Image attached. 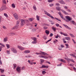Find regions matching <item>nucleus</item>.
Instances as JSON below:
<instances>
[{
    "instance_id": "nucleus-1",
    "label": "nucleus",
    "mask_w": 76,
    "mask_h": 76,
    "mask_svg": "<svg viewBox=\"0 0 76 76\" xmlns=\"http://www.w3.org/2000/svg\"><path fill=\"white\" fill-rule=\"evenodd\" d=\"M56 9L57 10H58V11H60V10H61L63 13H64V14H65V15H69V13L67 12L64 10L61 9V7L59 6L56 7Z\"/></svg>"
},
{
    "instance_id": "nucleus-2",
    "label": "nucleus",
    "mask_w": 76,
    "mask_h": 76,
    "mask_svg": "<svg viewBox=\"0 0 76 76\" xmlns=\"http://www.w3.org/2000/svg\"><path fill=\"white\" fill-rule=\"evenodd\" d=\"M65 18H65V19L64 20L66 22H69V21L72 20V18H70L69 16H65Z\"/></svg>"
},
{
    "instance_id": "nucleus-3",
    "label": "nucleus",
    "mask_w": 76,
    "mask_h": 76,
    "mask_svg": "<svg viewBox=\"0 0 76 76\" xmlns=\"http://www.w3.org/2000/svg\"><path fill=\"white\" fill-rule=\"evenodd\" d=\"M31 39L34 40V41L31 42L32 44H37V38L32 37L31 38Z\"/></svg>"
},
{
    "instance_id": "nucleus-4",
    "label": "nucleus",
    "mask_w": 76,
    "mask_h": 76,
    "mask_svg": "<svg viewBox=\"0 0 76 76\" xmlns=\"http://www.w3.org/2000/svg\"><path fill=\"white\" fill-rule=\"evenodd\" d=\"M16 20H18L19 19V17L18 15L16 13H15L13 14Z\"/></svg>"
},
{
    "instance_id": "nucleus-5",
    "label": "nucleus",
    "mask_w": 76,
    "mask_h": 76,
    "mask_svg": "<svg viewBox=\"0 0 76 76\" xmlns=\"http://www.w3.org/2000/svg\"><path fill=\"white\" fill-rule=\"evenodd\" d=\"M6 9L5 5H3L0 9V11H2L3 10H5Z\"/></svg>"
},
{
    "instance_id": "nucleus-6",
    "label": "nucleus",
    "mask_w": 76,
    "mask_h": 76,
    "mask_svg": "<svg viewBox=\"0 0 76 76\" xmlns=\"http://www.w3.org/2000/svg\"><path fill=\"white\" fill-rule=\"evenodd\" d=\"M11 51L14 53H17V50L16 49L14 48H12L11 49Z\"/></svg>"
},
{
    "instance_id": "nucleus-7",
    "label": "nucleus",
    "mask_w": 76,
    "mask_h": 76,
    "mask_svg": "<svg viewBox=\"0 0 76 76\" xmlns=\"http://www.w3.org/2000/svg\"><path fill=\"white\" fill-rule=\"evenodd\" d=\"M58 61H61V62H62V63H66V61L64 59L59 58L58 59Z\"/></svg>"
},
{
    "instance_id": "nucleus-8",
    "label": "nucleus",
    "mask_w": 76,
    "mask_h": 76,
    "mask_svg": "<svg viewBox=\"0 0 76 76\" xmlns=\"http://www.w3.org/2000/svg\"><path fill=\"white\" fill-rule=\"evenodd\" d=\"M18 48L19 49V50H25V48L22 46H18Z\"/></svg>"
},
{
    "instance_id": "nucleus-9",
    "label": "nucleus",
    "mask_w": 76,
    "mask_h": 76,
    "mask_svg": "<svg viewBox=\"0 0 76 76\" xmlns=\"http://www.w3.org/2000/svg\"><path fill=\"white\" fill-rule=\"evenodd\" d=\"M63 26H64L65 28H66L67 29H71V28H70L67 25L64 24H63Z\"/></svg>"
},
{
    "instance_id": "nucleus-10",
    "label": "nucleus",
    "mask_w": 76,
    "mask_h": 76,
    "mask_svg": "<svg viewBox=\"0 0 76 76\" xmlns=\"http://www.w3.org/2000/svg\"><path fill=\"white\" fill-rule=\"evenodd\" d=\"M58 2L59 3H60V4H65V2H64V1H63V0H60V1H58Z\"/></svg>"
},
{
    "instance_id": "nucleus-11",
    "label": "nucleus",
    "mask_w": 76,
    "mask_h": 76,
    "mask_svg": "<svg viewBox=\"0 0 76 76\" xmlns=\"http://www.w3.org/2000/svg\"><path fill=\"white\" fill-rule=\"evenodd\" d=\"M20 67L19 66L16 69L17 72H20Z\"/></svg>"
},
{
    "instance_id": "nucleus-12",
    "label": "nucleus",
    "mask_w": 76,
    "mask_h": 76,
    "mask_svg": "<svg viewBox=\"0 0 76 76\" xmlns=\"http://www.w3.org/2000/svg\"><path fill=\"white\" fill-rule=\"evenodd\" d=\"M30 52H31L30 50H27L24 51V53L25 54H27L28 53H30Z\"/></svg>"
},
{
    "instance_id": "nucleus-13",
    "label": "nucleus",
    "mask_w": 76,
    "mask_h": 76,
    "mask_svg": "<svg viewBox=\"0 0 76 76\" xmlns=\"http://www.w3.org/2000/svg\"><path fill=\"white\" fill-rule=\"evenodd\" d=\"M40 52H41V53L43 55H44V56H48L49 55L47 53H45L42 51H40Z\"/></svg>"
},
{
    "instance_id": "nucleus-14",
    "label": "nucleus",
    "mask_w": 76,
    "mask_h": 76,
    "mask_svg": "<svg viewBox=\"0 0 76 76\" xmlns=\"http://www.w3.org/2000/svg\"><path fill=\"white\" fill-rule=\"evenodd\" d=\"M8 40V37H5L4 39V42H7Z\"/></svg>"
},
{
    "instance_id": "nucleus-15",
    "label": "nucleus",
    "mask_w": 76,
    "mask_h": 76,
    "mask_svg": "<svg viewBox=\"0 0 76 76\" xmlns=\"http://www.w3.org/2000/svg\"><path fill=\"white\" fill-rule=\"evenodd\" d=\"M0 72L1 73H3L4 72V69H0Z\"/></svg>"
},
{
    "instance_id": "nucleus-16",
    "label": "nucleus",
    "mask_w": 76,
    "mask_h": 76,
    "mask_svg": "<svg viewBox=\"0 0 76 76\" xmlns=\"http://www.w3.org/2000/svg\"><path fill=\"white\" fill-rule=\"evenodd\" d=\"M44 13H45V15H48V16L50 14L47 12L46 11H44Z\"/></svg>"
},
{
    "instance_id": "nucleus-17",
    "label": "nucleus",
    "mask_w": 76,
    "mask_h": 76,
    "mask_svg": "<svg viewBox=\"0 0 76 76\" xmlns=\"http://www.w3.org/2000/svg\"><path fill=\"white\" fill-rule=\"evenodd\" d=\"M33 8L34 10H37V7L35 5H34L33 6Z\"/></svg>"
},
{
    "instance_id": "nucleus-18",
    "label": "nucleus",
    "mask_w": 76,
    "mask_h": 76,
    "mask_svg": "<svg viewBox=\"0 0 76 76\" xmlns=\"http://www.w3.org/2000/svg\"><path fill=\"white\" fill-rule=\"evenodd\" d=\"M52 29L53 30L54 32H56V28L54 27H52Z\"/></svg>"
},
{
    "instance_id": "nucleus-19",
    "label": "nucleus",
    "mask_w": 76,
    "mask_h": 76,
    "mask_svg": "<svg viewBox=\"0 0 76 76\" xmlns=\"http://www.w3.org/2000/svg\"><path fill=\"white\" fill-rule=\"evenodd\" d=\"M11 6H12V7H13V8H15V7H16L15 4H14V3L12 4Z\"/></svg>"
},
{
    "instance_id": "nucleus-20",
    "label": "nucleus",
    "mask_w": 76,
    "mask_h": 76,
    "mask_svg": "<svg viewBox=\"0 0 76 76\" xmlns=\"http://www.w3.org/2000/svg\"><path fill=\"white\" fill-rule=\"evenodd\" d=\"M28 19L29 20V21H30V22H32V20H33L34 19V18H28Z\"/></svg>"
},
{
    "instance_id": "nucleus-21",
    "label": "nucleus",
    "mask_w": 76,
    "mask_h": 76,
    "mask_svg": "<svg viewBox=\"0 0 76 76\" xmlns=\"http://www.w3.org/2000/svg\"><path fill=\"white\" fill-rule=\"evenodd\" d=\"M64 58L66 60H67V61H68V62H69L70 61V59H69L68 58Z\"/></svg>"
},
{
    "instance_id": "nucleus-22",
    "label": "nucleus",
    "mask_w": 76,
    "mask_h": 76,
    "mask_svg": "<svg viewBox=\"0 0 76 76\" xmlns=\"http://www.w3.org/2000/svg\"><path fill=\"white\" fill-rule=\"evenodd\" d=\"M13 69H15L16 67V66H17L16 65V64H13Z\"/></svg>"
},
{
    "instance_id": "nucleus-23",
    "label": "nucleus",
    "mask_w": 76,
    "mask_h": 76,
    "mask_svg": "<svg viewBox=\"0 0 76 76\" xmlns=\"http://www.w3.org/2000/svg\"><path fill=\"white\" fill-rule=\"evenodd\" d=\"M40 61L41 63H43L44 62V60L43 59H40Z\"/></svg>"
},
{
    "instance_id": "nucleus-24",
    "label": "nucleus",
    "mask_w": 76,
    "mask_h": 76,
    "mask_svg": "<svg viewBox=\"0 0 76 76\" xmlns=\"http://www.w3.org/2000/svg\"><path fill=\"white\" fill-rule=\"evenodd\" d=\"M69 34L70 36H71L72 37L75 38V36H74V35H73V34L71 33H69Z\"/></svg>"
},
{
    "instance_id": "nucleus-25",
    "label": "nucleus",
    "mask_w": 76,
    "mask_h": 76,
    "mask_svg": "<svg viewBox=\"0 0 76 76\" xmlns=\"http://www.w3.org/2000/svg\"><path fill=\"white\" fill-rule=\"evenodd\" d=\"M36 18L37 20H39V16L38 15H37Z\"/></svg>"
},
{
    "instance_id": "nucleus-26",
    "label": "nucleus",
    "mask_w": 76,
    "mask_h": 76,
    "mask_svg": "<svg viewBox=\"0 0 76 76\" xmlns=\"http://www.w3.org/2000/svg\"><path fill=\"white\" fill-rule=\"evenodd\" d=\"M9 34L11 36H12V35H15V34L13 33H9Z\"/></svg>"
},
{
    "instance_id": "nucleus-27",
    "label": "nucleus",
    "mask_w": 76,
    "mask_h": 76,
    "mask_svg": "<svg viewBox=\"0 0 76 76\" xmlns=\"http://www.w3.org/2000/svg\"><path fill=\"white\" fill-rule=\"evenodd\" d=\"M54 0H48V1L49 3H51L52 1H54Z\"/></svg>"
},
{
    "instance_id": "nucleus-28",
    "label": "nucleus",
    "mask_w": 76,
    "mask_h": 76,
    "mask_svg": "<svg viewBox=\"0 0 76 76\" xmlns=\"http://www.w3.org/2000/svg\"><path fill=\"white\" fill-rule=\"evenodd\" d=\"M4 16H5V17H6V18H8V15H7V13H4Z\"/></svg>"
},
{
    "instance_id": "nucleus-29",
    "label": "nucleus",
    "mask_w": 76,
    "mask_h": 76,
    "mask_svg": "<svg viewBox=\"0 0 76 76\" xmlns=\"http://www.w3.org/2000/svg\"><path fill=\"white\" fill-rule=\"evenodd\" d=\"M65 38L67 40H68V41H70V38L69 37H66Z\"/></svg>"
},
{
    "instance_id": "nucleus-30",
    "label": "nucleus",
    "mask_w": 76,
    "mask_h": 76,
    "mask_svg": "<svg viewBox=\"0 0 76 76\" xmlns=\"http://www.w3.org/2000/svg\"><path fill=\"white\" fill-rule=\"evenodd\" d=\"M45 32L46 34H49V33L50 32L49 31H48L47 30H46L45 31Z\"/></svg>"
},
{
    "instance_id": "nucleus-31",
    "label": "nucleus",
    "mask_w": 76,
    "mask_h": 76,
    "mask_svg": "<svg viewBox=\"0 0 76 76\" xmlns=\"http://www.w3.org/2000/svg\"><path fill=\"white\" fill-rule=\"evenodd\" d=\"M48 16L50 17V18H52V19H54V17H53V16H52L51 15V14H49V15H48Z\"/></svg>"
},
{
    "instance_id": "nucleus-32",
    "label": "nucleus",
    "mask_w": 76,
    "mask_h": 76,
    "mask_svg": "<svg viewBox=\"0 0 76 76\" xmlns=\"http://www.w3.org/2000/svg\"><path fill=\"white\" fill-rule=\"evenodd\" d=\"M18 26H19V25H18V24H16L15 25V28L16 29H18Z\"/></svg>"
},
{
    "instance_id": "nucleus-33",
    "label": "nucleus",
    "mask_w": 76,
    "mask_h": 76,
    "mask_svg": "<svg viewBox=\"0 0 76 76\" xmlns=\"http://www.w3.org/2000/svg\"><path fill=\"white\" fill-rule=\"evenodd\" d=\"M55 18V19H56V20H58V21H59V22H61V20H60V19H59V18Z\"/></svg>"
},
{
    "instance_id": "nucleus-34",
    "label": "nucleus",
    "mask_w": 76,
    "mask_h": 76,
    "mask_svg": "<svg viewBox=\"0 0 76 76\" xmlns=\"http://www.w3.org/2000/svg\"><path fill=\"white\" fill-rule=\"evenodd\" d=\"M60 16L61 17V18L62 19H63V20H64V19H65V18H64V17H63V15H61Z\"/></svg>"
},
{
    "instance_id": "nucleus-35",
    "label": "nucleus",
    "mask_w": 76,
    "mask_h": 76,
    "mask_svg": "<svg viewBox=\"0 0 76 76\" xmlns=\"http://www.w3.org/2000/svg\"><path fill=\"white\" fill-rule=\"evenodd\" d=\"M7 48H10V45L9 44H6Z\"/></svg>"
},
{
    "instance_id": "nucleus-36",
    "label": "nucleus",
    "mask_w": 76,
    "mask_h": 76,
    "mask_svg": "<svg viewBox=\"0 0 76 76\" xmlns=\"http://www.w3.org/2000/svg\"><path fill=\"white\" fill-rule=\"evenodd\" d=\"M25 57H26L27 58H30V57H31V56L30 55H28L26 56Z\"/></svg>"
},
{
    "instance_id": "nucleus-37",
    "label": "nucleus",
    "mask_w": 76,
    "mask_h": 76,
    "mask_svg": "<svg viewBox=\"0 0 76 76\" xmlns=\"http://www.w3.org/2000/svg\"><path fill=\"white\" fill-rule=\"evenodd\" d=\"M42 73L43 75H44V74H45L46 73V72L45 71H42Z\"/></svg>"
},
{
    "instance_id": "nucleus-38",
    "label": "nucleus",
    "mask_w": 76,
    "mask_h": 76,
    "mask_svg": "<svg viewBox=\"0 0 76 76\" xmlns=\"http://www.w3.org/2000/svg\"><path fill=\"white\" fill-rule=\"evenodd\" d=\"M55 6H60V4L58 3H56Z\"/></svg>"
},
{
    "instance_id": "nucleus-39",
    "label": "nucleus",
    "mask_w": 76,
    "mask_h": 76,
    "mask_svg": "<svg viewBox=\"0 0 76 76\" xmlns=\"http://www.w3.org/2000/svg\"><path fill=\"white\" fill-rule=\"evenodd\" d=\"M65 45L66 47V48H69V45H68V44H65Z\"/></svg>"
},
{
    "instance_id": "nucleus-40",
    "label": "nucleus",
    "mask_w": 76,
    "mask_h": 76,
    "mask_svg": "<svg viewBox=\"0 0 76 76\" xmlns=\"http://www.w3.org/2000/svg\"><path fill=\"white\" fill-rule=\"evenodd\" d=\"M32 31L33 32H35L36 31V29L35 28H33L32 30Z\"/></svg>"
},
{
    "instance_id": "nucleus-41",
    "label": "nucleus",
    "mask_w": 76,
    "mask_h": 76,
    "mask_svg": "<svg viewBox=\"0 0 76 76\" xmlns=\"http://www.w3.org/2000/svg\"><path fill=\"white\" fill-rule=\"evenodd\" d=\"M21 70H25V66H23L21 68Z\"/></svg>"
},
{
    "instance_id": "nucleus-42",
    "label": "nucleus",
    "mask_w": 76,
    "mask_h": 76,
    "mask_svg": "<svg viewBox=\"0 0 76 76\" xmlns=\"http://www.w3.org/2000/svg\"><path fill=\"white\" fill-rule=\"evenodd\" d=\"M7 53L8 54H10V51L9 50H7Z\"/></svg>"
},
{
    "instance_id": "nucleus-43",
    "label": "nucleus",
    "mask_w": 76,
    "mask_h": 76,
    "mask_svg": "<svg viewBox=\"0 0 76 76\" xmlns=\"http://www.w3.org/2000/svg\"><path fill=\"white\" fill-rule=\"evenodd\" d=\"M63 35H64V36H65V37H67V34H65V33H63Z\"/></svg>"
},
{
    "instance_id": "nucleus-44",
    "label": "nucleus",
    "mask_w": 76,
    "mask_h": 76,
    "mask_svg": "<svg viewBox=\"0 0 76 76\" xmlns=\"http://www.w3.org/2000/svg\"><path fill=\"white\" fill-rule=\"evenodd\" d=\"M3 2L4 4H6V0H3Z\"/></svg>"
},
{
    "instance_id": "nucleus-45",
    "label": "nucleus",
    "mask_w": 76,
    "mask_h": 76,
    "mask_svg": "<svg viewBox=\"0 0 76 76\" xmlns=\"http://www.w3.org/2000/svg\"><path fill=\"white\" fill-rule=\"evenodd\" d=\"M70 61H72V62H73V63H75V61L73 60V59H70Z\"/></svg>"
},
{
    "instance_id": "nucleus-46",
    "label": "nucleus",
    "mask_w": 76,
    "mask_h": 76,
    "mask_svg": "<svg viewBox=\"0 0 76 76\" xmlns=\"http://www.w3.org/2000/svg\"><path fill=\"white\" fill-rule=\"evenodd\" d=\"M70 56H72L73 57H75V55H74L73 54H70Z\"/></svg>"
},
{
    "instance_id": "nucleus-47",
    "label": "nucleus",
    "mask_w": 76,
    "mask_h": 76,
    "mask_svg": "<svg viewBox=\"0 0 76 76\" xmlns=\"http://www.w3.org/2000/svg\"><path fill=\"white\" fill-rule=\"evenodd\" d=\"M58 15H59L60 16L62 15V14L61 13V12H58Z\"/></svg>"
},
{
    "instance_id": "nucleus-48",
    "label": "nucleus",
    "mask_w": 76,
    "mask_h": 76,
    "mask_svg": "<svg viewBox=\"0 0 76 76\" xmlns=\"http://www.w3.org/2000/svg\"><path fill=\"white\" fill-rule=\"evenodd\" d=\"M3 29H7L6 27L4 26H3Z\"/></svg>"
},
{
    "instance_id": "nucleus-49",
    "label": "nucleus",
    "mask_w": 76,
    "mask_h": 76,
    "mask_svg": "<svg viewBox=\"0 0 76 76\" xmlns=\"http://www.w3.org/2000/svg\"><path fill=\"white\" fill-rule=\"evenodd\" d=\"M29 64H31V65H32L33 64H34V62H33L32 61H31L29 63Z\"/></svg>"
},
{
    "instance_id": "nucleus-50",
    "label": "nucleus",
    "mask_w": 76,
    "mask_h": 76,
    "mask_svg": "<svg viewBox=\"0 0 76 76\" xmlns=\"http://www.w3.org/2000/svg\"><path fill=\"white\" fill-rule=\"evenodd\" d=\"M48 28L46 26H44L43 27V29H47Z\"/></svg>"
},
{
    "instance_id": "nucleus-51",
    "label": "nucleus",
    "mask_w": 76,
    "mask_h": 76,
    "mask_svg": "<svg viewBox=\"0 0 76 76\" xmlns=\"http://www.w3.org/2000/svg\"><path fill=\"white\" fill-rule=\"evenodd\" d=\"M59 25H60L58 23L56 24V26H57V27L59 26Z\"/></svg>"
},
{
    "instance_id": "nucleus-52",
    "label": "nucleus",
    "mask_w": 76,
    "mask_h": 76,
    "mask_svg": "<svg viewBox=\"0 0 76 76\" xmlns=\"http://www.w3.org/2000/svg\"><path fill=\"white\" fill-rule=\"evenodd\" d=\"M17 25H19V21L18 20L17 21Z\"/></svg>"
},
{
    "instance_id": "nucleus-53",
    "label": "nucleus",
    "mask_w": 76,
    "mask_h": 76,
    "mask_svg": "<svg viewBox=\"0 0 76 76\" xmlns=\"http://www.w3.org/2000/svg\"><path fill=\"white\" fill-rule=\"evenodd\" d=\"M72 41L73 42L74 44H76V42H75V40H74V39H72Z\"/></svg>"
},
{
    "instance_id": "nucleus-54",
    "label": "nucleus",
    "mask_w": 76,
    "mask_h": 76,
    "mask_svg": "<svg viewBox=\"0 0 76 76\" xmlns=\"http://www.w3.org/2000/svg\"><path fill=\"white\" fill-rule=\"evenodd\" d=\"M45 65H43L42 66H41V68H45Z\"/></svg>"
},
{
    "instance_id": "nucleus-55",
    "label": "nucleus",
    "mask_w": 76,
    "mask_h": 76,
    "mask_svg": "<svg viewBox=\"0 0 76 76\" xmlns=\"http://www.w3.org/2000/svg\"><path fill=\"white\" fill-rule=\"evenodd\" d=\"M49 6H50V7H52V6H53L54 5H53V4H49Z\"/></svg>"
},
{
    "instance_id": "nucleus-56",
    "label": "nucleus",
    "mask_w": 76,
    "mask_h": 76,
    "mask_svg": "<svg viewBox=\"0 0 76 76\" xmlns=\"http://www.w3.org/2000/svg\"><path fill=\"white\" fill-rule=\"evenodd\" d=\"M43 38L44 39H47V37L45 36H44L43 37Z\"/></svg>"
},
{
    "instance_id": "nucleus-57",
    "label": "nucleus",
    "mask_w": 76,
    "mask_h": 76,
    "mask_svg": "<svg viewBox=\"0 0 76 76\" xmlns=\"http://www.w3.org/2000/svg\"><path fill=\"white\" fill-rule=\"evenodd\" d=\"M61 47L62 48H64V45H61Z\"/></svg>"
},
{
    "instance_id": "nucleus-58",
    "label": "nucleus",
    "mask_w": 76,
    "mask_h": 76,
    "mask_svg": "<svg viewBox=\"0 0 76 76\" xmlns=\"http://www.w3.org/2000/svg\"><path fill=\"white\" fill-rule=\"evenodd\" d=\"M21 23H25V21L24 20H22L21 21Z\"/></svg>"
},
{
    "instance_id": "nucleus-59",
    "label": "nucleus",
    "mask_w": 76,
    "mask_h": 76,
    "mask_svg": "<svg viewBox=\"0 0 76 76\" xmlns=\"http://www.w3.org/2000/svg\"><path fill=\"white\" fill-rule=\"evenodd\" d=\"M1 45L3 47H4V45L2 43H1Z\"/></svg>"
},
{
    "instance_id": "nucleus-60",
    "label": "nucleus",
    "mask_w": 76,
    "mask_h": 76,
    "mask_svg": "<svg viewBox=\"0 0 76 76\" xmlns=\"http://www.w3.org/2000/svg\"><path fill=\"white\" fill-rule=\"evenodd\" d=\"M52 39L50 38L49 40H48L47 41V42H50V41H51V40Z\"/></svg>"
},
{
    "instance_id": "nucleus-61",
    "label": "nucleus",
    "mask_w": 76,
    "mask_h": 76,
    "mask_svg": "<svg viewBox=\"0 0 76 76\" xmlns=\"http://www.w3.org/2000/svg\"><path fill=\"white\" fill-rule=\"evenodd\" d=\"M73 69L75 71V72H76V68L75 67H74L73 68Z\"/></svg>"
},
{
    "instance_id": "nucleus-62",
    "label": "nucleus",
    "mask_w": 76,
    "mask_h": 76,
    "mask_svg": "<svg viewBox=\"0 0 76 76\" xmlns=\"http://www.w3.org/2000/svg\"><path fill=\"white\" fill-rule=\"evenodd\" d=\"M44 58H45V59H47V58H48V57H47L45 56V57H44Z\"/></svg>"
},
{
    "instance_id": "nucleus-63",
    "label": "nucleus",
    "mask_w": 76,
    "mask_h": 76,
    "mask_svg": "<svg viewBox=\"0 0 76 76\" xmlns=\"http://www.w3.org/2000/svg\"><path fill=\"white\" fill-rule=\"evenodd\" d=\"M53 35V33H51L50 34V37H52Z\"/></svg>"
},
{
    "instance_id": "nucleus-64",
    "label": "nucleus",
    "mask_w": 76,
    "mask_h": 76,
    "mask_svg": "<svg viewBox=\"0 0 76 76\" xmlns=\"http://www.w3.org/2000/svg\"><path fill=\"white\" fill-rule=\"evenodd\" d=\"M24 25V23H21V26H22Z\"/></svg>"
}]
</instances>
